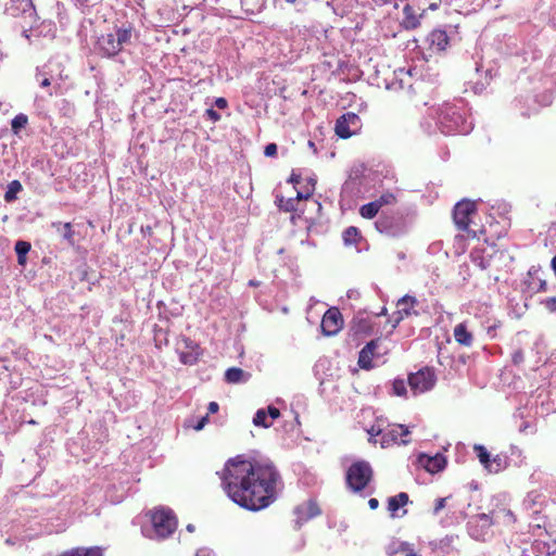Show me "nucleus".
Wrapping results in <instances>:
<instances>
[{
  "instance_id": "2eb2a0df",
  "label": "nucleus",
  "mask_w": 556,
  "mask_h": 556,
  "mask_svg": "<svg viewBox=\"0 0 556 556\" xmlns=\"http://www.w3.org/2000/svg\"><path fill=\"white\" fill-rule=\"evenodd\" d=\"M280 417V410L269 405L267 408H260L253 417V425L255 427L269 428L274 420Z\"/></svg>"
},
{
  "instance_id": "412c9836",
  "label": "nucleus",
  "mask_w": 556,
  "mask_h": 556,
  "mask_svg": "<svg viewBox=\"0 0 556 556\" xmlns=\"http://www.w3.org/2000/svg\"><path fill=\"white\" fill-rule=\"evenodd\" d=\"M408 503V495L405 492H401L388 500V509L392 517H397L396 514L400 508L404 507Z\"/></svg>"
},
{
  "instance_id": "a211bd4d",
  "label": "nucleus",
  "mask_w": 556,
  "mask_h": 556,
  "mask_svg": "<svg viewBox=\"0 0 556 556\" xmlns=\"http://www.w3.org/2000/svg\"><path fill=\"white\" fill-rule=\"evenodd\" d=\"M379 345V340H371L368 342L359 352L358 365L363 369H370L374 367L372 361L379 354L375 353V350Z\"/></svg>"
},
{
  "instance_id": "5fc2aeb1",
  "label": "nucleus",
  "mask_w": 556,
  "mask_h": 556,
  "mask_svg": "<svg viewBox=\"0 0 556 556\" xmlns=\"http://www.w3.org/2000/svg\"><path fill=\"white\" fill-rule=\"evenodd\" d=\"M368 505H369L370 509H376L379 506V501L377 498L372 497L368 501Z\"/></svg>"
},
{
  "instance_id": "dca6fc26",
  "label": "nucleus",
  "mask_w": 556,
  "mask_h": 556,
  "mask_svg": "<svg viewBox=\"0 0 556 556\" xmlns=\"http://www.w3.org/2000/svg\"><path fill=\"white\" fill-rule=\"evenodd\" d=\"M11 11L13 15L21 13L29 25H33L36 20V10L31 0H12Z\"/></svg>"
},
{
  "instance_id": "c9c22d12",
  "label": "nucleus",
  "mask_w": 556,
  "mask_h": 556,
  "mask_svg": "<svg viewBox=\"0 0 556 556\" xmlns=\"http://www.w3.org/2000/svg\"><path fill=\"white\" fill-rule=\"evenodd\" d=\"M28 123L27 115L20 113L17 114L11 122V127L14 134H18V131L24 128Z\"/></svg>"
},
{
  "instance_id": "4468645a",
  "label": "nucleus",
  "mask_w": 556,
  "mask_h": 556,
  "mask_svg": "<svg viewBox=\"0 0 556 556\" xmlns=\"http://www.w3.org/2000/svg\"><path fill=\"white\" fill-rule=\"evenodd\" d=\"M496 523L490 514H480L469 522V533L475 539H483L486 530Z\"/></svg>"
},
{
  "instance_id": "052dcab7",
  "label": "nucleus",
  "mask_w": 556,
  "mask_h": 556,
  "mask_svg": "<svg viewBox=\"0 0 556 556\" xmlns=\"http://www.w3.org/2000/svg\"><path fill=\"white\" fill-rule=\"evenodd\" d=\"M187 530H188L189 532H193V531H194V526H193V525H191V523H190V525H188V526H187Z\"/></svg>"
},
{
  "instance_id": "6e6552de",
  "label": "nucleus",
  "mask_w": 556,
  "mask_h": 556,
  "mask_svg": "<svg viewBox=\"0 0 556 556\" xmlns=\"http://www.w3.org/2000/svg\"><path fill=\"white\" fill-rule=\"evenodd\" d=\"M382 439H380L381 447L386 448L393 444H403L406 445L409 443L407 437L409 435V430L404 425H384Z\"/></svg>"
},
{
  "instance_id": "49530a36",
  "label": "nucleus",
  "mask_w": 556,
  "mask_h": 556,
  "mask_svg": "<svg viewBox=\"0 0 556 556\" xmlns=\"http://www.w3.org/2000/svg\"><path fill=\"white\" fill-rule=\"evenodd\" d=\"M543 303L549 312H556V296L547 298Z\"/></svg>"
},
{
  "instance_id": "5701e85b",
  "label": "nucleus",
  "mask_w": 556,
  "mask_h": 556,
  "mask_svg": "<svg viewBox=\"0 0 556 556\" xmlns=\"http://www.w3.org/2000/svg\"><path fill=\"white\" fill-rule=\"evenodd\" d=\"M250 374L238 367L228 368L225 379L228 383H244L249 380Z\"/></svg>"
},
{
  "instance_id": "0e129e2a",
  "label": "nucleus",
  "mask_w": 556,
  "mask_h": 556,
  "mask_svg": "<svg viewBox=\"0 0 556 556\" xmlns=\"http://www.w3.org/2000/svg\"><path fill=\"white\" fill-rule=\"evenodd\" d=\"M409 10H410L409 5H406V7L404 8V12H405V14H407V12H408Z\"/></svg>"
},
{
  "instance_id": "7ed1b4c3",
  "label": "nucleus",
  "mask_w": 556,
  "mask_h": 556,
  "mask_svg": "<svg viewBox=\"0 0 556 556\" xmlns=\"http://www.w3.org/2000/svg\"><path fill=\"white\" fill-rule=\"evenodd\" d=\"M348 488L358 493L367 488L372 479V469L368 462L358 460L353 463L346 471Z\"/></svg>"
},
{
  "instance_id": "ea45409f",
  "label": "nucleus",
  "mask_w": 556,
  "mask_h": 556,
  "mask_svg": "<svg viewBox=\"0 0 556 556\" xmlns=\"http://www.w3.org/2000/svg\"><path fill=\"white\" fill-rule=\"evenodd\" d=\"M308 184L311 185V187H307L305 191H296V195L294 198L296 199V203H299L301 200H306L312 195L315 182L313 179H309Z\"/></svg>"
},
{
  "instance_id": "aec40b11",
  "label": "nucleus",
  "mask_w": 556,
  "mask_h": 556,
  "mask_svg": "<svg viewBox=\"0 0 556 556\" xmlns=\"http://www.w3.org/2000/svg\"><path fill=\"white\" fill-rule=\"evenodd\" d=\"M427 42L433 52H441L444 51L448 45V36L445 30L434 29L428 35Z\"/></svg>"
},
{
  "instance_id": "ddd939ff",
  "label": "nucleus",
  "mask_w": 556,
  "mask_h": 556,
  "mask_svg": "<svg viewBox=\"0 0 556 556\" xmlns=\"http://www.w3.org/2000/svg\"><path fill=\"white\" fill-rule=\"evenodd\" d=\"M320 514V509L316 502L309 500L298 505L294 508V515L296 516L295 525L300 528L303 523L308 521L309 519L318 516Z\"/></svg>"
},
{
  "instance_id": "6e6d98bb",
  "label": "nucleus",
  "mask_w": 556,
  "mask_h": 556,
  "mask_svg": "<svg viewBox=\"0 0 556 556\" xmlns=\"http://www.w3.org/2000/svg\"><path fill=\"white\" fill-rule=\"evenodd\" d=\"M406 23H407V26L416 27L418 22H417V20H416V18H409V17L407 16V21H406Z\"/></svg>"
},
{
  "instance_id": "09e8293b",
  "label": "nucleus",
  "mask_w": 556,
  "mask_h": 556,
  "mask_svg": "<svg viewBox=\"0 0 556 556\" xmlns=\"http://www.w3.org/2000/svg\"><path fill=\"white\" fill-rule=\"evenodd\" d=\"M215 105L218 109L224 110V109L227 108L228 103H227V100L225 98H216Z\"/></svg>"
},
{
  "instance_id": "e2e57ef3",
  "label": "nucleus",
  "mask_w": 556,
  "mask_h": 556,
  "mask_svg": "<svg viewBox=\"0 0 556 556\" xmlns=\"http://www.w3.org/2000/svg\"><path fill=\"white\" fill-rule=\"evenodd\" d=\"M387 314V308L386 307H382L381 308V312L378 314L379 316L380 315H386Z\"/></svg>"
},
{
  "instance_id": "338daca9",
  "label": "nucleus",
  "mask_w": 556,
  "mask_h": 556,
  "mask_svg": "<svg viewBox=\"0 0 556 556\" xmlns=\"http://www.w3.org/2000/svg\"><path fill=\"white\" fill-rule=\"evenodd\" d=\"M287 2L293 3L295 0H286Z\"/></svg>"
},
{
  "instance_id": "423d86ee",
  "label": "nucleus",
  "mask_w": 556,
  "mask_h": 556,
  "mask_svg": "<svg viewBox=\"0 0 556 556\" xmlns=\"http://www.w3.org/2000/svg\"><path fill=\"white\" fill-rule=\"evenodd\" d=\"M476 213V204L469 200H462L456 203L453 211L454 223L459 230L466 231L475 238L476 231L469 228L471 215Z\"/></svg>"
},
{
  "instance_id": "c756f323",
  "label": "nucleus",
  "mask_w": 556,
  "mask_h": 556,
  "mask_svg": "<svg viewBox=\"0 0 556 556\" xmlns=\"http://www.w3.org/2000/svg\"><path fill=\"white\" fill-rule=\"evenodd\" d=\"M276 203L278 207L285 212H295L298 211L296 199L294 198H283L282 195L276 197Z\"/></svg>"
},
{
  "instance_id": "c03bdc74",
  "label": "nucleus",
  "mask_w": 556,
  "mask_h": 556,
  "mask_svg": "<svg viewBox=\"0 0 556 556\" xmlns=\"http://www.w3.org/2000/svg\"><path fill=\"white\" fill-rule=\"evenodd\" d=\"M205 115L207 116V118L210 121H212L213 123H216L220 119V114L218 112H216L214 109L210 108L205 111Z\"/></svg>"
},
{
  "instance_id": "864d4df0",
  "label": "nucleus",
  "mask_w": 556,
  "mask_h": 556,
  "mask_svg": "<svg viewBox=\"0 0 556 556\" xmlns=\"http://www.w3.org/2000/svg\"><path fill=\"white\" fill-rule=\"evenodd\" d=\"M300 180H301V176L295 173H292L290 176V179H289V181L292 182L294 186L300 184Z\"/></svg>"
},
{
  "instance_id": "8fccbe9b",
  "label": "nucleus",
  "mask_w": 556,
  "mask_h": 556,
  "mask_svg": "<svg viewBox=\"0 0 556 556\" xmlns=\"http://www.w3.org/2000/svg\"><path fill=\"white\" fill-rule=\"evenodd\" d=\"M219 409V405L216 402H210L207 406L208 414H215Z\"/></svg>"
},
{
  "instance_id": "0eeeda50",
  "label": "nucleus",
  "mask_w": 556,
  "mask_h": 556,
  "mask_svg": "<svg viewBox=\"0 0 556 556\" xmlns=\"http://www.w3.org/2000/svg\"><path fill=\"white\" fill-rule=\"evenodd\" d=\"M437 381L434 371L428 367L408 376V386L414 395L430 391Z\"/></svg>"
},
{
  "instance_id": "20e7f679",
  "label": "nucleus",
  "mask_w": 556,
  "mask_h": 556,
  "mask_svg": "<svg viewBox=\"0 0 556 556\" xmlns=\"http://www.w3.org/2000/svg\"><path fill=\"white\" fill-rule=\"evenodd\" d=\"M151 522L155 536L159 539L168 538L177 528V519L174 513L164 507L155 509L152 513Z\"/></svg>"
},
{
  "instance_id": "cd10ccee",
  "label": "nucleus",
  "mask_w": 556,
  "mask_h": 556,
  "mask_svg": "<svg viewBox=\"0 0 556 556\" xmlns=\"http://www.w3.org/2000/svg\"><path fill=\"white\" fill-rule=\"evenodd\" d=\"M61 556H103L100 547H78L62 554Z\"/></svg>"
},
{
  "instance_id": "4d7b16f0",
  "label": "nucleus",
  "mask_w": 556,
  "mask_h": 556,
  "mask_svg": "<svg viewBox=\"0 0 556 556\" xmlns=\"http://www.w3.org/2000/svg\"><path fill=\"white\" fill-rule=\"evenodd\" d=\"M50 84H51V83H50V79L46 77V78H43V79L40 81V87L46 88V87L50 86Z\"/></svg>"
},
{
  "instance_id": "6ab92c4d",
  "label": "nucleus",
  "mask_w": 556,
  "mask_h": 556,
  "mask_svg": "<svg viewBox=\"0 0 556 556\" xmlns=\"http://www.w3.org/2000/svg\"><path fill=\"white\" fill-rule=\"evenodd\" d=\"M98 49L103 56L108 58L115 56L121 51L113 34L102 35L98 39Z\"/></svg>"
},
{
  "instance_id": "a878e982",
  "label": "nucleus",
  "mask_w": 556,
  "mask_h": 556,
  "mask_svg": "<svg viewBox=\"0 0 556 556\" xmlns=\"http://www.w3.org/2000/svg\"><path fill=\"white\" fill-rule=\"evenodd\" d=\"M507 467V458L504 455L497 454L491 457L488 471L491 473H498Z\"/></svg>"
},
{
  "instance_id": "f704fd0d",
  "label": "nucleus",
  "mask_w": 556,
  "mask_h": 556,
  "mask_svg": "<svg viewBox=\"0 0 556 556\" xmlns=\"http://www.w3.org/2000/svg\"><path fill=\"white\" fill-rule=\"evenodd\" d=\"M473 450L477 454V457L479 458V462L483 465V467L485 469H488V466H489V463L491 459L490 453L486 451V448L483 445H480V444H476L473 446Z\"/></svg>"
},
{
  "instance_id": "1a4fd4ad",
  "label": "nucleus",
  "mask_w": 556,
  "mask_h": 556,
  "mask_svg": "<svg viewBox=\"0 0 556 556\" xmlns=\"http://www.w3.org/2000/svg\"><path fill=\"white\" fill-rule=\"evenodd\" d=\"M417 304V299L408 294L399 299L396 302L397 311L393 313L391 319L389 320L392 323V328H395L403 319L412 315L418 316L419 313L415 309Z\"/></svg>"
},
{
  "instance_id": "79ce46f5",
  "label": "nucleus",
  "mask_w": 556,
  "mask_h": 556,
  "mask_svg": "<svg viewBox=\"0 0 556 556\" xmlns=\"http://www.w3.org/2000/svg\"><path fill=\"white\" fill-rule=\"evenodd\" d=\"M450 497H441L435 500V504L433 507V514L439 515V513L446 507L447 501Z\"/></svg>"
},
{
  "instance_id": "473e14b6",
  "label": "nucleus",
  "mask_w": 556,
  "mask_h": 556,
  "mask_svg": "<svg viewBox=\"0 0 556 556\" xmlns=\"http://www.w3.org/2000/svg\"><path fill=\"white\" fill-rule=\"evenodd\" d=\"M379 210L380 207L378 206V204L375 201H372L367 204H364L361 207L359 213L364 218L371 219L378 214Z\"/></svg>"
},
{
  "instance_id": "37998d69",
  "label": "nucleus",
  "mask_w": 556,
  "mask_h": 556,
  "mask_svg": "<svg viewBox=\"0 0 556 556\" xmlns=\"http://www.w3.org/2000/svg\"><path fill=\"white\" fill-rule=\"evenodd\" d=\"M525 359L523 351L521 349L516 350L511 355V361L515 365H520Z\"/></svg>"
},
{
  "instance_id": "f03ea898",
  "label": "nucleus",
  "mask_w": 556,
  "mask_h": 556,
  "mask_svg": "<svg viewBox=\"0 0 556 556\" xmlns=\"http://www.w3.org/2000/svg\"><path fill=\"white\" fill-rule=\"evenodd\" d=\"M437 114L438 127L445 135H467L472 129V121L467 115V108L463 100L443 103L439 106Z\"/></svg>"
},
{
  "instance_id": "de8ad7c7",
  "label": "nucleus",
  "mask_w": 556,
  "mask_h": 556,
  "mask_svg": "<svg viewBox=\"0 0 556 556\" xmlns=\"http://www.w3.org/2000/svg\"><path fill=\"white\" fill-rule=\"evenodd\" d=\"M195 556H216L215 552L207 547L199 548Z\"/></svg>"
},
{
  "instance_id": "f8f14e48",
  "label": "nucleus",
  "mask_w": 556,
  "mask_h": 556,
  "mask_svg": "<svg viewBox=\"0 0 556 556\" xmlns=\"http://www.w3.org/2000/svg\"><path fill=\"white\" fill-rule=\"evenodd\" d=\"M343 327L342 314L337 307H330L323 316L320 328L325 336H334Z\"/></svg>"
},
{
  "instance_id": "680f3d73",
  "label": "nucleus",
  "mask_w": 556,
  "mask_h": 556,
  "mask_svg": "<svg viewBox=\"0 0 556 556\" xmlns=\"http://www.w3.org/2000/svg\"><path fill=\"white\" fill-rule=\"evenodd\" d=\"M380 4L390 3L392 0H377Z\"/></svg>"
},
{
  "instance_id": "f257e3e1",
  "label": "nucleus",
  "mask_w": 556,
  "mask_h": 556,
  "mask_svg": "<svg viewBox=\"0 0 556 556\" xmlns=\"http://www.w3.org/2000/svg\"><path fill=\"white\" fill-rule=\"evenodd\" d=\"M227 496L248 510L257 511L271 505L283 490V480L269 458L229 459L220 472Z\"/></svg>"
},
{
  "instance_id": "603ef678",
  "label": "nucleus",
  "mask_w": 556,
  "mask_h": 556,
  "mask_svg": "<svg viewBox=\"0 0 556 556\" xmlns=\"http://www.w3.org/2000/svg\"><path fill=\"white\" fill-rule=\"evenodd\" d=\"M207 419H208L207 415L202 417L200 419V421L195 426H193L194 430H197V431L202 430L204 428L205 424L207 422Z\"/></svg>"
},
{
  "instance_id": "3c124183",
  "label": "nucleus",
  "mask_w": 556,
  "mask_h": 556,
  "mask_svg": "<svg viewBox=\"0 0 556 556\" xmlns=\"http://www.w3.org/2000/svg\"><path fill=\"white\" fill-rule=\"evenodd\" d=\"M207 419H208L207 415L202 417L200 419V421L195 426H193L194 430H197V431L202 430L204 428L205 424L207 422Z\"/></svg>"
},
{
  "instance_id": "4c0bfd02",
  "label": "nucleus",
  "mask_w": 556,
  "mask_h": 556,
  "mask_svg": "<svg viewBox=\"0 0 556 556\" xmlns=\"http://www.w3.org/2000/svg\"><path fill=\"white\" fill-rule=\"evenodd\" d=\"M396 198L392 192H386L381 194L375 202L378 204V206L381 208L384 205H390L395 203Z\"/></svg>"
},
{
  "instance_id": "58836bf2",
  "label": "nucleus",
  "mask_w": 556,
  "mask_h": 556,
  "mask_svg": "<svg viewBox=\"0 0 556 556\" xmlns=\"http://www.w3.org/2000/svg\"><path fill=\"white\" fill-rule=\"evenodd\" d=\"M392 391L394 395L403 396L406 394V384L403 379H395L392 383Z\"/></svg>"
},
{
  "instance_id": "c85d7f7f",
  "label": "nucleus",
  "mask_w": 556,
  "mask_h": 556,
  "mask_svg": "<svg viewBox=\"0 0 556 556\" xmlns=\"http://www.w3.org/2000/svg\"><path fill=\"white\" fill-rule=\"evenodd\" d=\"M22 184L18 180H12L7 187V191L4 193V201L8 203L15 201L17 199V194L22 191Z\"/></svg>"
},
{
  "instance_id": "69168bd1",
  "label": "nucleus",
  "mask_w": 556,
  "mask_h": 556,
  "mask_svg": "<svg viewBox=\"0 0 556 556\" xmlns=\"http://www.w3.org/2000/svg\"><path fill=\"white\" fill-rule=\"evenodd\" d=\"M23 34H24L25 37H28L27 30H24Z\"/></svg>"
},
{
  "instance_id": "2f4dec72",
  "label": "nucleus",
  "mask_w": 556,
  "mask_h": 556,
  "mask_svg": "<svg viewBox=\"0 0 556 556\" xmlns=\"http://www.w3.org/2000/svg\"><path fill=\"white\" fill-rule=\"evenodd\" d=\"M113 35L115 36L116 42H118V47L122 50L124 45H127L128 42H130L131 28L130 27L117 28L115 34H113Z\"/></svg>"
},
{
  "instance_id": "393cba45",
  "label": "nucleus",
  "mask_w": 556,
  "mask_h": 556,
  "mask_svg": "<svg viewBox=\"0 0 556 556\" xmlns=\"http://www.w3.org/2000/svg\"><path fill=\"white\" fill-rule=\"evenodd\" d=\"M539 274V270L534 267H531L528 271V276L531 279L529 281V289L532 292H541L546 291V281L536 277Z\"/></svg>"
},
{
  "instance_id": "bf43d9fd",
  "label": "nucleus",
  "mask_w": 556,
  "mask_h": 556,
  "mask_svg": "<svg viewBox=\"0 0 556 556\" xmlns=\"http://www.w3.org/2000/svg\"><path fill=\"white\" fill-rule=\"evenodd\" d=\"M551 265H552V268H553V270H554V273L556 275V255L552 258Z\"/></svg>"
},
{
  "instance_id": "39448f33",
  "label": "nucleus",
  "mask_w": 556,
  "mask_h": 556,
  "mask_svg": "<svg viewBox=\"0 0 556 556\" xmlns=\"http://www.w3.org/2000/svg\"><path fill=\"white\" fill-rule=\"evenodd\" d=\"M508 500V495L505 493L492 498V508L489 514L496 523L511 526L516 522V516L510 508Z\"/></svg>"
},
{
  "instance_id": "4be33fe9",
  "label": "nucleus",
  "mask_w": 556,
  "mask_h": 556,
  "mask_svg": "<svg viewBox=\"0 0 556 556\" xmlns=\"http://www.w3.org/2000/svg\"><path fill=\"white\" fill-rule=\"evenodd\" d=\"M51 227L71 245L74 244V230L71 223L53 222Z\"/></svg>"
},
{
  "instance_id": "9d476101",
  "label": "nucleus",
  "mask_w": 556,
  "mask_h": 556,
  "mask_svg": "<svg viewBox=\"0 0 556 556\" xmlns=\"http://www.w3.org/2000/svg\"><path fill=\"white\" fill-rule=\"evenodd\" d=\"M361 129V118L357 114L349 112L337 119L336 134L343 139L350 138Z\"/></svg>"
},
{
  "instance_id": "9b49d317",
  "label": "nucleus",
  "mask_w": 556,
  "mask_h": 556,
  "mask_svg": "<svg viewBox=\"0 0 556 556\" xmlns=\"http://www.w3.org/2000/svg\"><path fill=\"white\" fill-rule=\"evenodd\" d=\"M177 351L179 353V359L185 365H194L201 354L199 344L187 338H181L177 343Z\"/></svg>"
},
{
  "instance_id": "72a5a7b5",
  "label": "nucleus",
  "mask_w": 556,
  "mask_h": 556,
  "mask_svg": "<svg viewBox=\"0 0 556 556\" xmlns=\"http://www.w3.org/2000/svg\"><path fill=\"white\" fill-rule=\"evenodd\" d=\"M383 429H384V421L377 420L375 425H372L368 430L367 433L369 434V441L377 443L376 437H380L382 439L383 435Z\"/></svg>"
},
{
  "instance_id": "f3484780",
  "label": "nucleus",
  "mask_w": 556,
  "mask_h": 556,
  "mask_svg": "<svg viewBox=\"0 0 556 556\" xmlns=\"http://www.w3.org/2000/svg\"><path fill=\"white\" fill-rule=\"evenodd\" d=\"M418 462L430 473H437L443 470L446 466V458L440 453L434 456L421 454Z\"/></svg>"
},
{
  "instance_id": "a18cd8bd",
  "label": "nucleus",
  "mask_w": 556,
  "mask_h": 556,
  "mask_svg": "<svg viewBox=\"0 0 556 556\" xmlns=\"http://www.w3.org/2000/svg\"><path fill=\"white\" fill-rule=\"evenodd\" d=\"M264 154L268 157L275 156L277 154V144L276 143H268L265 147Z\"/></svg>"
},
{
  "instance_id": "a19ab883",
  "label": "nucleus",
  "mask_w": 556,
  "mask_h": 556,
  "mask_svg": "<svg viewBox=\"0 0 556 556\" xmlns=\"http://www.w3.org/2000/svg\"><path fill=\"white\" fill-rule=\"evenodd\" d=\"M397 553L403 554L404 556H419L417 553H415L412 544L407 542H402L397 548Z\"/></svg>"
},
{
  "instance_id": "bb28decb",
  "label": "nucleus",
  "mask_w": 556,
  "mask_h": 556,
  "mask_svg": "<svg viewBox=\"0 0 556 556\" xmlns=\"http://www.w3.org/2000/svg\"><path fill=\"white\" fill-rule=\"evenodd\" d=\"M243 11L248 14H257L264 7L266 0H240Z\"/></svg>"
},
{
  "instance_id": "e433bc0d",
  "label": "nucleus",
  "mask_w": 556,
  "mask_h": 556,
  "mask_svg": "<svg viewBox=\"0 0 556 556\" xmlns=\"http://www.w3.org/2000/svg\"><path fill=\"white\" fill-rule=\"evenodd\" d=\"M359 237L358 229L356 227H349L343 231V241L346 245L353 244Z\"/></svg>"
},
{
  "instance_id": "7c9ffc66",
  "label": "nucleus",
  "mask_w": 556,
  "mask_h": 556,
  "mask_svg": "<svg viewBox=\"0 0 556 556\" xmlns=\"http://www.w3.org/2000/svg\"><path fill=\"white\" fill-rule=\"evenodd\" d=\"M14 250L17 255V262L20 265H24L26 263V255L30 250V243L27 241L20 240L15 243Z\"/></svg>"
},
{
  "instance_id": "13d9d810",
  "label": "nucleus",
  "mask_w": 556,
  "mask_h": 556,
  "mask_svg": "<svg viewBox=\"0 0 556 556\" xmlns=\"http://www.w3.org/2000/svg\"><path fill=\"white\" fill-rule=\"evenodd\" d=\"M511 454L513 455H518V456H521L522 452L520 448H518L517 446H511Z\"/></svg>"
},
{
  "instance_id": "b1692460",
  "label": "nucleus",
  "mask_w": 556,
  "mask_h": 556,
  "mask_svg": "<svg viewBox=\"0 0 556 556\" xmlns=\"http://www.w3.org/2000/svg\"><path fill=\"white\" fill-rule=\"evenodd\" d=\"M454 338L456 342L464 346H470L472 344V334L468 331L465 324H458L454 328Z\"/></svg>"
}]
</instances>
